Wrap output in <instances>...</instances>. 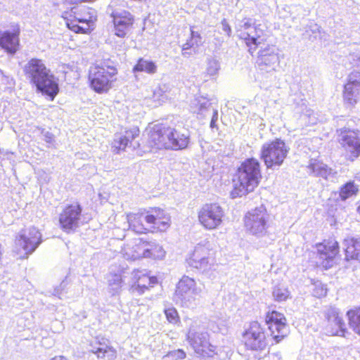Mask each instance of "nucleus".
<instances>
[{"label": "nucleus", "instance_id": "1", "mask_svg": "<svg viewBox=\"0 0 360 360\" xmlns=\"http://www.w3.org/2000/svg\"><path fill=\"white\" fill-rule=\"evenodd\" d=\"M127 230L136 235L161 233L172 225L169 213L160 206L142 207L125 214Z\"/></svg>", "mask_w": 360, "mask_h": 360}, {"label": "nucleus", "instance_id": "2", "mask_svg": "<svg viewBox=\"0 0 360 360\" xmlns=\"http://www.w3.org/2000/svg\"><path fill=\"white\" fill-rule=\"evenodd\" d=\"M146 132L150 150H184L190 143L188 129L175 128L167 121L149 124Z\"/></svg>", "mask_w": 360, "mask_h": 360}, {"label": "nucleus", "instance_id": "3", "mask_svg": "<svg viewBox=\"0 0 360 360\" xmlns=\"http://www.w3.org/2000/svg\"><path fill=\"white\" fill-rule=\"evenodd\" d=\"M239 38L244 41L251 55L257 51L259 65H270L277 58L273 46L267 43L266 34L260 25L245 22L239 30Z\"/></svg>", "mask_w": 360, "mask_h": 360}, {"label": "nucleus", "instance_id": "4", "mask_svg": "<svg viewBox=\"0 0 360 360\" xmlns=\"http://www.w3.org/2000/svg\"><path fill=\"white\" fill-rule=\"evenodd\" d=\"M240 344L245 352L257 360L263 359L270 354L271 344L269 335L265 327L258 321H250L243 330Z\"/></svg>", "mask_w": 360, "mask_h": 360}, {"label": "nucleus", "instance_id": "5", "mask_svg": "<svg viewBox=\"0 0 360 360\" xmlns=\"http://www.w3.org/2000/svg\"><path fill=\"white\" fill-rule=\"evenodd\" d=\"M262 179V167L255 158L245 159L237 168L233 179L231 195L241 197L254 191Z\"/></svg>", "mask_w": 360, "mask_h": 360}, {"label": "nucleus", "instance_id": "6", "mask_svg": "<svg viewBox=\"0 0 360 360\" xmlns=\"http://www.w3.org/2000/svg\"><path fill=\"white\" fill-rule=\"evenodd\" d=\"M24 73L39 91L50 101L54 100L59 92L58 84L41 59L31 58L24 68Z\"/></svg>", "mask_w": 360, "mask_h": 360}, {"label": "nucleus", "instance_id": "7", "mask_svg": "<svg viewBox=\"0 0 360 360\" xmlns=\"http://www.w3.org/2000/svg\"><path fill=\"white\" fill-rule=\"evenodd\" d=\"M117 68L106 61L92 64L86 78L89 89L98 94L109 93L117 81Z\"/></svg>", "mask_w": 360, "mask_h": 360}, {"label": "nucleus", "instance_id": "8", "mask_svg": "<svg viewBox=\"0 0 360 360\" xmlns=\"http://www.w3.org/2000/svg\"><path fill=\"white\" fill-rule=\"evenodd\" d=\"M314 262L316 267L323 270L332 268L340 256V246L336 237L329 236L314 245Z\"/></svg>", "mask_w": 360, "mask_h": 360}, {"label": "nucleus", "instance_id": "9", "mask_svg": "<svg viewBox=\"0 0 360 360\" xmlns=\"http://www.w3.org/2000/svg\"><path fill=\"white\" fill-rule=\"evenodd\" d=\"M289 150L283 140L276 138L262 146L260 158L266 169L278 168L283 164Z\"/></svg>", "mask_w": 360, "mask_h": 360}, {"label": "nucleus", "instance_id": "10", "mask_svg": "<svg viewBox=\"0 0 360 360\" xmlns=\"http://www.w3.org/2000/svg\"><path fill=\"white\" fill-rule=\"evenodd\" d=\"M165 252L158 243L143 238H139L133 245L126 248L124 255L127 260L135 261L143 258L158 259L162 258Z\"/></svg>", "mask_w": 360, "mask_h": 360}, {"label": "nucleus", "instance_id": "11", "mask_svg": "<svg viewBox=\"0 0 360 360\" xmlns=\"http://www.w3.org/2000/svg\"><path fill=\"white\" fill-rule=\"evenodd\" d=\"M41 243V234L35 227L23 229L14 241L13 252L20 259H27Z\"/></svg>", "mask_w": 360, "mask_h": 360}, {"label": "nucleus", "instance_id": "12", "mask_svg": "<svg viewBox=\"0 0 360 360\" xmlns=\"http://www.w3.org/2000/svg\"><path fill=\"white\" fill-rule=\"evenodd\" d=\"M264 322L273 344H279L290 334L287 319L281 312L275 309L268 311L264 316Z\"/></svg>", "mask_w": 360, "mask_h": 360}, {"label": "nucleus", "instance_id": "13", "mask_svg": "<svg viewBox=\"0 0 360 360\" xmlns=\"http://www.w3.org/2000/svg\"><path fill=\"white\" fill-rule=\"evenodd\" d=\"M224 210L217 202H207L203 204L198 211L199 224L205 230L218 229L223 223Z\"/></svg>", "mask_w": 360, "mask_h": 360}, {"label": "nucleus", "instance_id": "14", "mask_svg": "<svg viewBox=\"0 0 360 360\" xmlns=\"http://www.w3.org/2000/svg\"><path fill=\"white\" fill-rule=\"evenodd\" d=\"M110 17L114 35L122 39L129 37L135 27L134 15L127 9H114Z\"/></svg>", "mask_w": 360, "mask_h": 360}, {"label": "nucleus", "instance_id": "15", "mask_svg": "<svg viewBox=\"0 0 360 360\" xmlns=\"http://www.w3.org/2000/svg\"><path fill=\"white\" fill-rule=\"evenodd\" d=\"M186 340L194 352L201 359L213 358L218 354L217 347L210 341V335L206 332L188 331Z\"/></svg>", "mask_w": 360, "mask_h": 360}, {"label": "nucleus", "instance_id": "16", "mask_svg": "<svg viewBox=\"0 0 360 360\" xmlns=\"http://www.w3.org/2000/svg\"><path fill=\"white\" fill-rule=\"evenodd\" d=\"M339 141L347 161L354 162L360 156V133L349 129H340Z\"/></svg>", "mask_w": 360, "mask_h": 360}, {"label": "nucleus", "instance_id": "17", "mask_svg": "<svg viewBox=\"0 0 360 360\" xmlns=\"http://www.w3.org/2000/svg\"><path fill=\"white\" fill-rule=\"evenodd\" d=\"M82 210V207L78 202L66 205L58 216L60 229L68 233L75 231L79 226Z\"/></svg>", "mask_w": 360, "mask_h": 360}, {"label": "nucleus", "instance_id": "18", "mask_svg": "<svg viewBox=\"0 0 360 360\" xmlns=\"http://www.w3.org/2000/svg\"><path fill=\"white\" fill-rule=\"evenodd\" d=\"M268 214L264 205L248 211L244 217V226L252 234H259L265 231L267 226Z\"/></svg>", "mask_w": 360, "mask_h": 360}, {"label": "nucleus", "instance_id": "19", "mask_svg": "<svg viewBox=\"0 0 360 360\" xmlns=\"http://www.w3.org/2000/svg\"><path fill=\"white\" fill-rule=\"evenodd\" d=\"M157 283V278L151 276L150 271L134 269L133 271V283L130 285L129 290L131 294L142 295Z\"/></svg>", "mask_w": 360, "mask_h": 360}, {"label": "nucleus", "instance_id": "20", "mask_svg": "<svg viewBox=\"0 0 360 360\" xmlns=\"http://www.w3.org/2000/svg\"><path fill=\"white\" fill-rule=\"evenodd\" d=\"M212 248L208 241L198 243L186 258L188 264L196 269L207 266L210 263Z\"/></svg>", "mask_w": 360, "mask_h": 360}, {"label": "nucleus", "instance_id": "21", "mask_svg": "<svg viewBox=\"0 0 360 360\" xmlns=\"http://www.w3.org/2000/svg\"><path fill=\"white\" fill-rule=\"evenodd\" d=\"M20 27L18 24L12 25V30H0V47L6 53L14 54L20 47Z\"/></svg>", "mask_w": 360, "mask_h": 360}, {"label": "nucleus", "instance_id": "22", "mask_svg": "<svg viewBox=\"0 0 360 360\" xmlns=\"http://www.w3.org/2000/svg\"><path fill=\"white\" fill-rule=\"evenodd\" d=\"M140 135V129L137 126L126 128L120 136L115 139L111 143V148L114 153L119 154L125 150L127 147Z\"/></svg>", "mask_w": 360, "mask_h": 360}, {"label": "nucleus", "instance_id": "23", "mask_svg": "<svg viewBox=\"0 0 360 360\" xmlns=\"http://www.w3.org/2000/svg\"><path fill=\"white\" fill-rule=\"evenodd\" d=\"M345 259L347 262H360V240L355 238H348L344 240Z\"/></svg>", "mask_w": 360, "mask_h": 360}, {"label": "nucleus", "instance_id": "24", "mask_svg": "<svg viewBox=\"0 0 360 360\" xmlns=\"http://www.w3.org/2000/svg\"><path fill=\"white\" fill-rule=\"evenodd\" d=\"M195 280L188 276H184L176 285L175 295L181 299H185L195 294Z\"/></svg>", "mask_w": 360, "mask_h": 360}, {"label": "nucleus", "instance_id": "25", "mask_svg": "<svg viewBox=\"0 0 360 360\" xmlns=\"http://www.w3.org/2000/svg\"><path fill=\"white\" fill-rule=\"evenodd\" d=\"M346 316L350 328L360 335V304L349 309Z\"/></svg>", "mask_w": 360, "mask_h": 360}, {"label": "nucleus", "instance_id": "26", "mask_svg": "<svg viewBox=\"0 0 360 360\" xmlns=\"http://www.w3.org/2000/svg\"><path fill=\"white\" fill-rule=\"evenodd\" d=\"M359 86L360 84L356 81L350 82L347 84L343 91L345 102L352 105L356 103V94L359 92Z\"/></svg>", "mask_w": 360, "mask_h": 360}, {"label": "nucleus", "instance_id": "27", "mask_svg": "<svg viewBox=\"0 0 360 360\" xmlns=\"http://www.w3.org/2000/svg\"><path fill=\"white\" fill-rule=\"evenodd\" d=\"M108 343L109 340L108 338L102 335H97L89 341V352L96 356H99V354L102 353L105 348L110 346Z\"/></svg>", "mask_w": 360, "mask_h": 360}, {"label": "nucleus", "instance_id": "28", "mask_svg": "<svg viewBox=\"0 0 360 360\" xmlns=\"http://www.w3.org/2000/svg\"><path fill=\"white\" fill-rule=\"evenodd\" d=\"M133 72H146L148 75H153L157 72L155 63L143 58H139L132 69Z\"/></svg>", "mask_w": 360, "mask_h": 360}, {"label": "nucleus", "instance_id": "29", "mask_svg": "<svg viewBox=\"0 0 360 360\" xmlns=\"http://www.w3.org/2000/svg\"><path fill=\"white\" fill-rule=\"evenodd\" d=\"M359 193V186L354 181H349L342 185L339 189V196L342 200L356 196Z\"/></svg>", "mask_w": 360, "mask_h": 360}, {"label": "nucleus", "instance_id": "30", "mask_svg": "<svg viewBox=\"0 0 360 360\" xmlns=\"http://www.w3.org/2000/svg\"><path fill=\"white\" fill-rule=\"evenodd\" d=\"M201 44V36L200 34L193 30L191 31V36L187 41L183 44L181 46V52L183 55L187 54L188 50L195 49Z\"/></svg>", "mask_w": 360, "mask_h": 360}, {"label": "nucleus", "instance_id": "31", "mask_svg": "<svg viewBox=\"0 0 360 360\" xmlns=\"http://www.w3.org/2000/svg\"><path fill=\"white\" fill-rule=\"evenodd\" d=\"M77 21L79 22H85V23H86L87 27H83L82 26H79L77 23H75V22L74 20H71V21L67 22L68 27L70 30L73 31L75 33L89 34V33L91 32V29L90 26H89L90 20H84V19H78Z\"/></svg>", "mask_w": 360, "mask_h": 360}, {"label": "nucleus", "instance_id": "32", "mask_svg": "<svg viewBox=\"0 0 360 360\" xmlns=\"http://www.w3.org/2000/svg\"><path fill=\"white\" fill-rule=\"evenodd\" d=\"M329 331L333 335H339L342 334L345 331V323L340 316L339 318L335 319L334 322H331L328 325Z\"/></svg>", "mask_w": 360, "mask_h": 360}, {"label": "nucleus", "instance_id": "33", "mask_svg": "<svg viewBox=\"0 0 360 360\" xmlns=\"http://www.w3.org/2000/svg\"><path fill=\"white\" fill-rule=\"evenodd\" d=\"M167 320L173 325H179L181 322L180 316L174 307L165 309L164 311Z\"/></svg>", "mask_w": 360, "mask_h": 360}, {"label": "nucleus", "instance_id": "34", "mask_svg": "<svg viewBox=\"0 0 360 360\" xmlns=\"http://www.w3.org/2000/svg\"><path fill=\"white\" fill-rule=\"evenodd\" d=\"M274 299L277 302H284L290 297V293L287 288L275 287L273 290Z\"/></svg>", "mask_w": 360, "mask_h": 360}, {"label": "nucleus", "instance_id": "35", "mask_svg": "<svg viewBox=\"0 0 360 360\" xmlns=\"http://www.w3.org/2000/svg\"><path fill=\"white\" fill-rule=\"evenodd\" d=\"M98 359L101 360H116L117 357V352L115 348L110 346L105 348V350L96 356Z\"/></svg>", "mask_w": 360, "mask_h": 360}, {"label": "nucleus", "instance_id": "36", "mask_svg": "<svg viewBox=\"0 0 360 360\" xmlns=\"http://www.w3.org/2000/svg\"><path fill=\"white\" fill-rule=\"evenodd\" d=\"M340 316V315L339 311L334 308L328 309L325 313V317L327 319L328 325L333 321L334 322V321H335V319H337Z\"/></svg>", "mask_w": 360, "mask_h": 360}, {"label": "nucleus", "instance_id": "37", "mask_svg": "<svg viewBox=\"0 0 360 360\" xmlns=\"http://www.w3.org/2000/svg\"><path fill=\"white\" fill-rule=\"evenodd\" d=\"M219 68V64L217 61H210L207 68V74L209 75H214L217 73Z\"/></svg>", "mask_w": 360, "mask_h": 360}, {"label": "nucleus", "instance_id": "38", "mask_svg": "<svg viewBox=\"0 0 360 360\" xmlns=\"http://www.w3.org/2000/svg\"><path fill=\"white\" fill-rule=\"evenodd\" d=\"M314 292L316 297L326 296L327 294V289L323 286H316Z\"/></svg>", "mask_w": 360, "mask_h": 360}, {"label": "nucleus", "instance_id": "39", "mask_svg": "<svg viewBox=\"0 0 360 360\" xmlns=\"http://www.w3.org/2000/svg\"><path fill=\"white\" fill-rule=\"evenodd\" d=\"M173 354H176L180 359H184L186 357V354L182 349H177L174 352H169V355Z\"/></svg>", "mask_w": 360, "mask_h": 360}, {"label": "nucleus", "instance_id": "40", "mask_svg": "<svg viewBox=\"0 0 360 360\" xmlns=\"http://www.w3.org/2000/svg\"><path fill=\"white\" fill-rule=\"evenodd\" d=\"M217 112H215L214 113V117H212L211 122H210V127H214V126H215V123L217 122Z\"/></svg>", "mask_w": 360, "mask_h": 360}, {"label": "nucleus", "instance_id": "41", "mask_svg": "<svg viewBox=\"0 0 360 360\" xmlns=\"http://www.w3.org/2000/svg\"><path fill=\"white\" fill-rule=\"evenodd\" d=\"M49 360H68L65 356L62 355L55 356Z\"/></svg>", "mask_w": 360, "mask_h": 360}, {"label": "nucleus", "instance_id": "42", "mask_svg": "<svg viewBox=\"0 0 360 360\" xmlns=\"http://www.w3.org/2000/svg\"><path fill=\"white\" fill-rule=\"evenodd\" d=\"M356 211L360 214V205L357 207Z\"/></svg>", "mask_w": 360, "mask_h": 360}]
</instances>
